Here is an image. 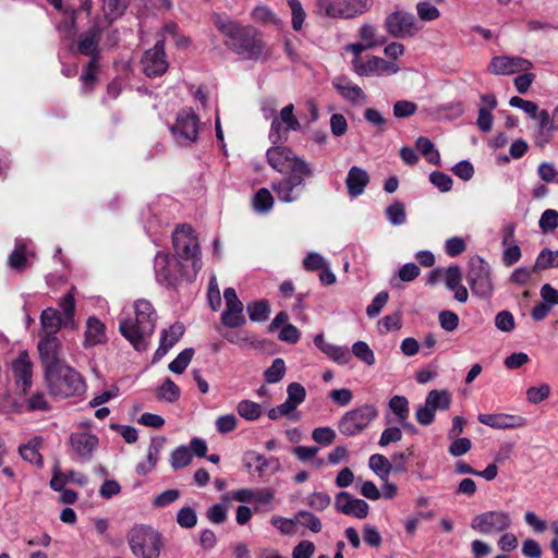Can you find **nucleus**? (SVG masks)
<instances>
[{
  "label": "nucleus",
  "instance_id": "62",
  "mask_svg": "<svg viewBox=\"0 0 558 558\" xmlns=\"http://www.w3.org/2000/svg\"><path fill=\"white\" fill-rule=\"evenodd\" d=\"M177 522L183 529H192L197 523L196 511L191 507H183L177 513Z\"/></svg>",
  "mask_w": 558,
  "mask_h": 558
},
{
  "label": "nucleus",
  "instance_id": "60",
  "mask_svg": "<svg viewBox=\"0 0 558 558\" xmlns=\"http://www.w3.org/2000/svg\"><path fill=\"white\" fill-rule=\"evenodd\" d=\"M330 496L322 492H315L306 497V504L316 511H324L330 506Z\"/></svg>",
  "mask_w": 558,
  "mask_h": 558
},
{
  "label": "nucleus",
  "instance_id": "1",
  "mask_svg": "<svg viewBox=\"0 0 558 558\" xmlns=\"http://www.w3.org/2000/svg\"><path fill=\"white\" fill-rule=\"evenodd\" d=\"M216 27L225 36V45L242 60L258 61L268 59L271 50L264 40V34L252 25L218 17Z\"/></svg>",
  "mask_w": 558,
  "mask_h": 558
},
{
  "label": "nucleus",
  "instance_id": "34",
  "mask_svg": "<svg viewBox=\"0 0 558 558\" xmlns=\"http://www.w3.org/2000/svg\"><path fill=\"white\" fill-rule=\"evenodd\" d=\"M357 35L361 41L369 49L383 46L387 43V38L385 36H379L377 34V28L369 23H363L357 29Z\"/></svg>",
  "mask_w": 558,
  "mask_h": 558
},
{
  "label": "nucleus",
  "instance_id": "25",
  "mask_svg": "<svg viewBox=\"0 0 558 558\" xmlns=\"http://www.w3.org/2000/svg\"><path fill=\"white\" fill-rule=\"evenodd\" d=\"M70 442L78 458L87 461L98 445V438L86 432L75 433L71 435Z\"/></svg>",
  "mask_w": 558,
  "mask_h": 558
},
{
  "label": "nucleus",
  "instance_id": "33",
  "mask_svg": "<svg viewBox=\"0 0 558 558\" xmlns=\"http://www.w3.org/2000/svg\"><path fill=\"white\" fill-rule=\"evenodd\" d=\"M41 442V437H34L27 444L20 446L19 452L22 459L37 466H41L43 457L39 453Z\"/></svg>",
  "mask_w": 558,
  "mask_h": 558
},
{
  "label": "nucleus",
  "instance_id": "4",
  "mask_svg": "<svg viewBox=\"0 0 558 558\" xmlns=\"http://www.w3.org/2000/svg\"><path fill=\"white\" fill-rule=\"evenodd\" d=\"M172 244L175 255L183 263H191L192 274L196 277L203 267L201 248L197 236L189 225H181L172 232Z\"/></svg>",
  "mask_w": 558,
  "mask_h": 558
},
{
  "label": "nucleus",
  "instance_id": "22",
  "mask_svg": "<svg viewBox=\"0 0 558 558\" xmlns=\"http://www.w3.org/2000/svg\"><path fill=\"white\" fill-rule=\"evenodd\" d=\"M477 421L481 424L489 426L494 429H512L524 427L527 424L525 417L521 415H513L507 413H481L477 415Z\"/></svg>",
  "mask_w": 558,
  "mask_h": 558
},
{
  "label": "nucleus",
  "instance_id": "57",
  "mask_svg": "<svg viewBox=\"0 0 558 558\" xmlns=\"http://www.w3.org/2000/svg\"><path fill=\"white\" fill-rule=\"evenodd\" d=\"M532 119L537 123L538 134L544 137L545 141H547L553 130V120L548 111L538 110Z\"/></svg>",
  "mask_w": 558,
  "mask_h": 558
},
{
  "label": "nucleus",
  "instance_id": "40",
  "mask_svg": "<svg viewBox=\"0 0 558 558\" xmlns=\"http://www.w3.org/2000/svg\"><path fill=\"white\" fill-rule=\"evenodd\" d=\"M416 148L429 163L440 165V154L429 138L420 136L416 140Z\"/></svg>",
  "mask_w": 558,
  "mask_h": 558
},
{
  "label": "nucleus",
  "instance_id": "38",
  "mask_svg": "<svg viewBox=\"0 0 558 558\" xmlns=\"http://www.w3.org/2000/svg\"><path fill=\"white\" fill-rule=\"evenodd\" d=\"M244 307L225 308L221 313V324L227 328H239L245 325Z\"/></svg>",
  "mask_w": 558,
  "mask_h": 558
},
{
  "label": "nucleus",
  "instance_id": "17",
  "mask_svg": "<svg viewBox=\"0 0 558 558\" xmlns=\"http://www.w3.org/2000/svg\"><path fill=\"white\" fill-rule=\"evenodd\" d=\"M352 69L359 76L396 74L399 71L396 63L376 56L368 57L367 60H352Z\"/></svg>",
  "mask_w": 558,
  "mask_h": 558
},
{
  "label": "nucleus",
  "instance_id": "36",
  "mask_svg": "<svg viewBox=\"0 0 558 558\" xmlns=\"http://www.w3.org/2000/svg\"><path fill=\"white\" fill-rule=\"evenodd\" d=\"M425 402L427 403L428 408H432L435 412L437 410L446 411L450 408L451 395L446 389H434L427 393Z\"/></svg>",
  "mask_w": 558,
  "mask_h": 558
},
{
  "label": "nucleus",
  "instance_id": "59",
  "mask_svg": "<svg viewBox=\"0 0 558 558\" xmlns=\"http://www.w3.org/2000/svg\"><path fill=\"white\" fill-rule=\"evenodd\" d=\"M429 182L441 193L449 192L453 184L452 178L440 171H433L429 174Z\"/></svg>",
  "mask_w": 558,
  "mask_h": 558
},
{
  "label": "nucleus",
  "instance_id": "29",
  "mask_svg": "<svg viewBox=\"0 0 558 558\" xmlns=\"http://www.w3.org/2000/svg\"><path fill=\"white\" fill-rule=\"evenodd\" d=\"M106 341V326L95 316H90L86 322L83 345L92 348Z\"/></svg>",
  "mask_w": 558,
  "mask_h": 558
},
{
  "label": "nucleus",
  "instance_id": "58",
  "mask_svg": "<svg viewBox=\"0 0 558 558\" xmlns=\"http://www.w3.org/2000/svg\"><path fill=\"white\" fill-rule=\"evenodd\" d=\"M287 395L286 401L298 408L305 401L306 390L300 383L294 381L288 385Z\"/></svg>",
  "mask_w": 558,
  "mask_h": 558
},
{
  "label": "nucleus",
  "instance_id": "30",
  "mask_svg": "<svg viewBox=\"0 0 558 558\" xmlns=\"http://www.w3.org/2000/svg\"><path fill=\"white\" fill-rule=\"evenodd\" d=\"M28 242L26 240L17 239L15 241V248L10 254L8 264L12 269L23 270L27 266V257L32 252L27 248Z\"/></svg>",
  "mask_w": 558,
  "mask_h": 558
},
{
  "label": "nucleus",
  "instance_id": "45",
  "mask_svg": "<svg viewBox=\"0 0 558 558\" xmlns=\"http://www.w3.org/2000/svg\"><path fill=\"white\" fill-rule=\"evenodd\" d=\"M274 206V196L269 190L259 189L253 197V208L256 213L267 214Z\"/></svg>",
  "mask_w": 558,
  "mask_h": 558
},
{
  "label": "nucleus",
  "instance_id": "50",
  "mask_svg": "<svg viewBox=\"0 0 558 558\" xmlns=\"http://www.w3.org/2000/svg\"><path fill=\"white\" fill-rule=\"evenodd\" d=\"M157 398L167 402H175L180 398V388L170 378H167L158 389Z\"/></svg>",
  "mask_w": 558,
  "mask_h": 558
},
{
  "label": "nucleus",
  "instance_id": "26",
  "mask_svg": "<svg viewBox=\"0 0 558 558\" xmlns=\"http://www.w3.org/2000/svg\"><path fill=\"white\" fill-rule=\"evenodd\" d=\"M12 371L16 386L25 393L32 385L33 374L32 363L26 352L21 353L13 362Z\"/></svg>",
  "mask_w": 558,
  "mask_h": 558
},
{
  "label": "nucleus",
  "instance_id": "44",
  "mask_svg": "<svg viewBox=\"0 0 558 558\" xmlns=\"http://www.w3.org/2000/svg\"><path fill=\"white\" fill-rule=\"evenodd\" d=\"M369 469L376 473L381 480H386L392 471L391 462L383 454L375 453L369 457Z\"/></svg>",
  "mask_w": 558,
  "mask_h": 558
},
{
  "label": "nucleus",
  "instance_id": "21",
  "mask_svg": "<svg viewBox=\"0 0 558 558\" xmlns=\"http://www.w3.org/2000/svg\"><path fill=\"white\" fill-rule=\"evenodd\" d=\"M335 508L343 514L352 515L357 519L366 518L369 512V506L365 500L354 498L344 490L336 495Z\"/></svg>",
  "mask_w": 558,
  "mask_h": 558
},
{
  "label": "nucleus",
  "instance_id": "24",
  "mask_svg": "<svg viewBox=\"0 0 558 558\" xmlns=\"http://www.w3.org/2000/svg\"><path fill=\"white\" fill-rule=\"evenodd\" d=\"M333 88L347 101L359 105L366 99L363 89L345 76H337L332 80Z\"/></svg>",
  "mask_w": 558,
  "mask_h": 558
},
{
  "label": "nucleus",
  "instance_id": "8",
  "mask_svg": "<svg viewBox=\"0 0 558 558\" xmlns=\"http://www.w3.org/2000/svg\"><path fill=\"white\" fill-rule=\"evenodd\" d=\"M267 160L280 173L301 172L307 177L314 175L313 167L283 144H274L267 150Z\"/></svg>",
  "mask_w": 558,
  "mask_h": 558
},
{
  "label": "nucleus",
  "instance_id": "41",
  "mask_svg": "<svg viewBox=\"0 0 558 558\" xmlns=\"http://www.w3.org/2000/svg\"><path fill=\"white\" fill-rule=\"evenodd\" d=\"M246 311L252 322L262 323L268 319L270 305L267 300L254 301L246 305Z\"/></svg>",
  "mask_w": 558,
  "mask_h": 558
},
{
  "label": "nucleus",
  "instance_id": "55",
  "mask_svg": "<svg viewBox=\"0 0 558 558\" xmlns=\"http://www.w3.org/2000/svg\"><path fill=\"white\" fill-rule=\"evenodd\" d=\"M296 523H300L302 526L308 529L313 533H318L322 531L320 519L306 510H300L296 513Z\"/></svg>",
  "mask_w": 558,
  "mask_h": 558
},
{
  "label": "nucleus",
  "instance_id": "61",
  "mask_svg": "<svg viewBox=\"0 0 558 558\" xmlns=\"http://www.w3.org/2000/svg\"><path fill=\"white\" fill-rule=\"evenodd\" d=\"M538 226L545 233L556 230L558 228V211L546 209L539 218Z\"/></svg>",
  "mask_w": 558,
  "mask_h": 558
},
{
  "label": "nucleus",
  "instance_id": "23",
  "mask_svg": "<svg viewBox=\"0 0 558 558\" xmlns=\"http://www.w3.org/2000/svg\"><path fill=\"white\" fill-rule=\"evenodd\" d=\"M243 463L246 469H254L260 477L271 475L280 469V462L277 458H266L256 451L245 452Z\"/></svg>",
  "mask_w": 558,
  "mask_h": 558
},
{
  "label": "nucleus",
  "instance_id": "48",
  "mask_svg": "<svg viewBox=\"0 0 558 558\" xmlns=\"http://www.w3.org/2000/svg\"><path fill=\"white\" fill-rule=\"evenodd\" d=\"M286 363L283 359L277 357L271 365L264 372V378L267 384L279 383L286 374Z\"/></svg>",
  "mask_w": 558,
  "mask_h": 558
},
{
  "label": "nucleus",
  "instance_id": "39",
  "mask_svg": "<svg viewBox=\"0 0 558 558\" xmlns=\"http://www.w3.org/2000/svg\"><path fill=\"white\" fill-rule=\"evenodd\" d=\"M548 268H558V251L543 248L536 257L533 271L541 272Z\"/></svg>",
  "mask_w": 558,
  "mask_h": 558
},
{
  "label": "nucleus",
  "instance_id": "9",
  "mask_svg": "<svg viewBox=\"0 0 558 558\" xmlns=\"http://www.w3.org/2000/svg\"><path fill=\"white\" fill-rule=\"evenodd\" d=\"M377 417V407L372 403H364L347 411L338 421V429L340 434L347 437L356 436L363 433Z\"/></svg>",
  "mask_w": 558,
  "mask_h": 558
},
{
  "label": "nucleus",
  "instance_id": "11",
  "mask_svg": "<svg viewBox=\"0 0 558 558\" xmlns=\"http://www.w3.org/2000/svg\"><path fill=\"white\" fill-rule=\"evenodd\" d=\"M199 118L192 109H182L178 112L175 123L170 126L174 142L179 146H190L198 138Z\"/></svg>",
  "mask_w": 558,
  "mask_h": 558
},
{
  "label": "nucleus",
  "instance_id": "49",
  "mask_svg": "<svg viewBox=\"0 0 558 558\" xmlns=\"http://www.w3.org/2000/svg\"><path fill=\"white\" fill-rule=\"evenodd\" d=\"M352 354L367 366H373L376 362L375 354L369 345L364 341H356L352 345Z\"/></svg>",
  "mask_w": 558,
  "mask_h": 558
},
{
  "label": "nucleus",
  "instance_id": "18",
  "mask_svg": "<svg viewBox=\"0 0 558 558\" xmlns=\"http://www.w3.org/2000/svg\"><path fill=\"white\" fill-rule=\"evenodd\" d=\"M105 28L106 26L99 20H94L92 26L78 36L77 51L90 59H98L100 37Z\"/></svg>",
  "mask_w": 558,
  "mask_h": 558
},
{
  "label": "nucleus",
  "instance_id": "3",
  "mask_svg": "<svg viewBox=\"0 0 558 558\" xmlns=\"http://www.w3.org/2000/svg\"><path fill=\"white\" fill-rule=\"evenodd\" d=\"M51 395L60 398L82 396L86 384L82 375L66 363L45 373Z\"/></svg>",
  "mask_w": 558,
  "mask_h": 558
},
{
  "label": "nucleus",
  "instance_id": "32",
  "mask_svg": "<svg viewBox=\"0 0 558 558\" xmlns=\"http://www.w3.org/2000/svg\"><path fill=\"white\" fill-rule=\"evenodd\" d=\"M388 407L391 410L393 414H396L398 418V423L403 428H411L412 425L408 422L409 414H410V408H409V401L403 396H393L389 402Z\"/></svg>",
  "mask_w": 558,
  "mask_h": 558
},
{
  "label": "nucleus",
  "instance_id": "20",
  "mask_svg": "<svg viewBox=\"0 0 558 558\" xmlns=\"http://www.w3.org/2000/svg\"><path fill=\"white\" fill-rule=\"evenodd\" d=\"M533 66L532 62L521 57H494L488 70L495 75H510L526 72Z\"/></svg>",
  "mask_w": 558,
  "mask_h": 558
},
{
  "label": "nucleus",
  "instance_id": "28",
  "mask_svg": "<svg viewBox=\"0 0 558 558\" xmlns=\"http://www.w3.org/2000/svg\"><path fill=\"white\" fill-rule=\"evenodd\" d=\"M368 183L369 174L367 173L366 170L357 166H353L349 169L345 179V185L348 189V194L352 198L362 195Z\"/></svg>",
  "mask_w": 558,
  "mask_h": 558
},
{
  "label": "nucleus",
  "instance_id": "37",
  "mask_svg": "<svg viewBox=\"0 0 558 558\" xmlns=\"http://www.w3.org/2000/svg\"><path fill=\"white\" fill-rule=\"evenodd\" d=\"M298 408L293 404L284 401L281 404L271 408L267 412V416L271 421H277L280 417H287L290 421H299L301 418L300 412L296 410Z\"/></svg>",
  "mask_w": 558,
  "mask_h": 558
},
{
  "label": "nucleus",
  "instance_id": "56",
  "mask_svg": "<svg viewBox=\"0 0 558 558\" xmlns=\"http://www.w3.org/2000/svg\"><path fill=\"white\" fill-rule=\"evenodd\" d=\"M288 4L291 9V24H292V28L295 31V32H299L302 29L303 27V23L305 21V17H306V13L303 9V5L302 3L300 2V0H288Z\"/></svg>",
  "mask_w": 558,
  "mask_h": 558
},
{
  "label": "nucleus",
  "instance_id": "19",
  "mask_svg": "<svg viewBox=\"0 0 558 558\" xmlns=\"http://www.w3.org/2000/svg\"><path fill=\"white\" fill-rule=\"evenodd\" d=\"M37 349L45 373L65 364L60 359L62 344L58 337H39Z\"/></svg>",
  "mask_w": 558,
  "mask_h": 558
},
{
  "label": "nucleus",
  "instance_id": "16",
  "mask_svg": "<svg viewBox=\"0 0 558 558\" xmlns=\"http://www.w3.org/2000/svg\"><path fill=\"white\" fill-rule=\"evenodd\" d=\"M142 65L144 73L148 77L161 76L167 71L169 63L165 52L163 39L157 40L153 48L145 51L142 58Z\"/></svg>",
  "mask_w": 558,
  "mask_h": 558
},
{
  "label": "nucleus",
  "instance_id": "31",
  "mask_svg": "<svg viewBox=\"0 0 558 558\" xmlns=\"http://www.w3.org/2000/svg\"><path fill=\"white\" fill-rule=\"evenodd\" d=\"M251 19L262 25L283 26L282 20L266 4L256 5L251 12Z\"/></svg>",
  "mask_w": 558,
  "mask_h": 558
},
{
  "label": "nucleus",
  "instance_id": "53",
  "mask_svg": "<svg viewBox=\"0 0 558 558\" xmlns=\"http://www.w3.org/2000/svg\"><path fill=\"white\" fill-rule=\"evenodd\" d=\"M217 330L228 342L236 345L253 344L255 342V337L245 330L222 331L219 328Z\"/></svg>",
  "mask_w": 558,
  "mask_h": 558
},
{
  "label": "nucleus",
  "instance_id": "54",
  "mask_svg": "<svg viewBox=\"0 0 558 558\" xmlns=\"http://www.w3.org/2000/svg\"><path fill=\"white\" fill-rule=\"evenodd\" d=\"M192 453L185 446H180L171 452L170 463L173 470H180L190 464Z\"/></svg>",
  "mask_w": 558,
  "mask_h": 558
},
{
  "label": "nucleus",
  "instance_id": "14",
  "mask_svg": "<svg viewBox=\"0 0 558 558\" xmlns=\"http://www.w3.org/2000/svg\"><path fill=\"white\" fill-rule=\"evenodd\" d=\"M310 177L301 172H289L271 182V189L282 203H293L300 199Z\"/></svg>",
  "mask_w": 558,
  "mask_h": 558
},
{
  "label": "nucleus",
  "instance_id": "12",
  "mask_svg": "<svg viewBox=\"0 0 558 558\" xmlns=\"http://www.w3.org/2000/svg\"><path fill=\"white\" fill-rule=\"evenodd\" d=\"M384 28L392 38L408 39L414 37L422 26L412 13L404 10H396L385 17Z\"/></svg>",
  "mask_w": 558,
  "mask_h": 558
},
{
  "label": "nucleus",
  "instance_id": "15",
  "mask_svg": "<svg viewBox=\"0 0 558 558\" xmlns=\"http://www.w3.org/2000/svg\"><path fill=\"white\" fill-rule=\"evenodd\" d=\"M512 520L506 511H486L472 519L471 527L484 535L498 534L508 530Z\"/></svg>",
  "mask_w": 558,
  "mask_h": 558
},
{
  "label": "nucleus",
  "instance_id": "43",
  "mask_svg": "<svg viewBox=\"0 0 558 558\" xmlns=\"http://www.w3.org/2000/svg\"><path fill=\"white\" fill-rule=\"evenodd\" d=\"M236 412L242 418L253 422L260 417L263 409L257 402L241 400L236 405Z\"/></svg>",
  "mask_w": 558,
  "mask_h": 558
},
{
  "label": "nucleus",
  "instance_id": "46",
  "mask_svg": "<svg viewBox=\"0 0 558 558\" xmlns=\"http://www.w3.org/2000/svg\"><path fill=\"white\" fill-rule=\"evenodd\" d=\"M128 7L126 0H104L105 20L110 25L120 17Z\"/></svg>",
  "mask_w": 558,
  "mask_h": 558
},
{
  "label": "nucleus",
  "instance_id": "7",
  "mask_svg": "<svg viewBox=\"0 0 558 558\" xmlns=\"http://www.w3.org/2000/svg\"><path fill=\"white\" fill-rule=\"evenodd\" d=\"M154 268L157 281L166 287H174L182 279L192 281L196 278L190 276L192 267L169 254L160 252L155 256Z\"/></svg>",
  "mask_w": 558,
  "mask_h": 558
},
{
  "label": "nucleus",
  "instance_id": "35",
  "mask_svg": "<svg viewBox=\"0 0 558 558\" xmlns=\"http://www.w3.org/2000/svg\"><path fill=\"white\" fill-rule=\"evenodd\" d=\"M58 305L62 311V318L64 319V327L74 329L76 328V323L74 319L75 314V299L72 292L66 293L62 298L59 299Z\"/></svg>",
  "mask_w": 558,
  "mask_h": 558
},
{
  "label": "nucleus",
  "instance_id": "63",
  "mask_svg": "<svg viewBox=\"0 0 558 558\" xmlns=\"http://www.w3.org/2000/svg\"><path fill=\"white\" fill-rule=\"evenodd\" d=\"M550 395V387L547 384H542L539 386L530 387L526 390V399L529 402L533 404L541 403L546 400Z\"/></svg>",
  "mask_w": 558,
  "mask_h": 558
},
{
  "label": "nucleus",
  "instance_id": "6",
  "mask_svg": "<svg viewBox=\"0 0 558 558\" xmlns=\"http://www.w3.org/2000/svg\"><path fill=\"white\" fill-rule=\"evenodd\" d=\"M128 543L136 557L158 558L162 548V536L154 527L134 525L128 533Z\"/></svg>",
  "mask_w": 558,
  "mask_h": 558
},
{
  "label": "nucleus",
  "instance_id": "52",
  "mask_svg": "<svg viewBox=\"0 0 558 558\" xmlns=\"http://www.w3.org/2000/svg\"><path fill=\"white\" fill-rule=\"evenodd\" d=\"M194 355V350L192 348L184 349L181 351L177 357L169 364V369L174 374H182L189 364L191 363Z\"/></svg>",
  "mask_w": 558,
  "mask_h": 558
},
{
  "label": "nucleus",
  "instance_id": "27",
  "mask_svg": "<svg viewBox=\"0 0 558 558\" xmlns=\"http://www.w3.org/2000/svg\"><path fill=\"white\" fill-rule=\"evenodd\" d=\"M61 327H64V319L58 310L47 307L41 312L39 337H57Z\"/></svg>",
  "mask_w": 558,
  "mask_h": 558
},
{
  "label": "nucleus",
  "instance_id": "64",
  "mask_svg": "<svg viewBox=\"0 0 558 558\" xmlns=\"http://www.w3.org/2000/svg\"><path fill=\"white\" fill-rule=\"evenodd\" d=\"M270 523L282 535H293L295 533L296 517L294 519H288L280 515H275L271 518Z\"/></svg>",
  "mask_w": 558,
  "mask_h": 558
},
{
  "label": "nucleus",
  "instance_id": "51",
  "mask_svg": "<svg viewBox=\"0 0 558 558\" xmlns=\"http://www.w3.org/2000/svg\"><path fill=\"white\" fill-rule=\"evenodd\" d=\"M185 328L181 323H174L169 327V329H163L160 332V340L165 342L168 347L173 348L174 344L181 339L184 335Z\"/></svg>",
  "mask_w": 558,
  "mask_h": 558
},
{
  "label": "nucleus",
  "instance_id": "2",
  "mask_svg": "<svg viewBox=\"0 0 558 558\" xmlns=\"http://www.w3.org/2000/svg\"><path fill=\"white\" fill-rule=\"evenodd\" d=\"M133 308V316L126 315L119 318V331L136 351H144L156 329L157 312L145 299L136 300Z\"/></svg>",
  "mask_w": 558,
  "mask_h": 558
},
{
  "label": "nucleus",
  "instance_id": "13",
  "mask_svg": "<svg viewBox=\"0 0 558 558\" xmlns=\"http://www.w3.org/2000/svg\"><path fill=\"white\" fill-rule=\"evenodd\" d=\"M466 281L473 294L489 298L494 290L490 267L483 258L475 256L470 259Z\"/></svg>",
  "mask_w": 558,
  "mask_h": 558
},
{
  "label": "nucleus",
  "instance_id": "10",
  "mask_svg": "<svg viewBox=\"0 0 558 558\" xmlns=\"http://www.w3.org/2000/svg\"><path fill=\"white\" fill-rule=\"evenodd\" d=\"M264 117L266 119L272 118L269 140L272 144H283L288 141L289 131H300L301 123L294 116V106L289 104L284 106L279 114H276L274 110L263 109Z\"/></svg>",
  "mask_w": 558,
  "mask_h": 558
},
{
  "label": "nucleus",
  "instance_id": "47",
  "mask_svg": "<svg viewBox=\"0 0 558 558\" xmlns=\"http://www.w3.org/2000/svg\"><path fill=\"white\" fill-rule=\"evenodd\" d=\"M385 214L392 226H401L407 221L405 205L401 201H395L390 204Z\"/></svg>",
  "mask_w": 558,
  "mask_h": 558
},
{
  "label": "nucleus",
  "instance_id": "5",
  "mask_svg": "<svg viewBox=\"0 0 558 558\" xmlns=\"http://www.w3.org/2000/svg\"><path fill=\"white\" fill-rule=\"evenodd\" d=\"M374 5V0H316L315 13L322 17L352 20Z\"/></svg>",
  "mask_w": 558,
  "mask_h": 558
},
{
  "label": "nucleus",
  "instance_id": "42",
  "mask_svg": "<svg viewBox=\"0 0 558 558\" xmlns=\"http://www.w3.org/2000/svg\"><path fill=\"white\" fill-rule=\"evenodd\" d=\"M64 20L58 24L57 29L65 38H70L74 35L76 29L77 11L74 8L66 7L63 10Z\"/></svg>",
  "mask_w": 558,
  "mask_h": 558
}]
</instances>
